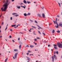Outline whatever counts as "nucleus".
<instances>
[{"instance_id": "nucleus-1", "label": "nucleus", "mask_w": 62, "mask_h": 62, "mask_svg": "<svg viewBox=\"0 0 62 62\" xmlns=\"http://www.w3.org/2000/svg\"><path fill=\"white\" fill-rule=\"evenodd\" d=\"M10 3V1L9 2V0H7L6 1V3H5L3 5V7H4H4L2 8H1V10H2V11H5L6 10H7V8L8 6V5H9V4Z\"/></svg>"}, {"instance_id": "nucleus-61", "label": "nucleus", "mask_w": 62, "mask_h": 62, "mask_svg": "<svg viewBox=\"0 0 62 62\" xmlns=\"http://www.w3.org/2000/svg\"><path fill=\"white\" fill-rule=\"evenodd\" d=\"M21 7H22V8H23V6H21Z\"/></svg>"}, {"instance_id": "nucleus-32", "label": "nucleus", "mask_w": 62, "mask_h": 62, "mask_svg": "<svg viewBox=\"0 0 62 62\" xmlns=\"http://www.w3.org/2000/svg\"><path fill=\"white\" fill-rule=\"evenodd\" d=\"M42 33L45 36V35H46L45 34L43 33V32Z\"/></svg>"}, {"instance_id": "nucleus-64", "label": "nucleus", "mask_w": 62, "mask_h": 62, "mask_svg": "<svg viewBox=\"0 0 62 62\" xmlns=\"http://www.w3.org/2000/svg\"><path fill=\"white\" fill-rule=\"evenodd\" d=\"M14 51H16V49H15L14 50Z\"/></svg>"}, {"instance_id": "nucleus-47", "label": "nucleus", "mask_w": 62, "mask_h": 62, "mask_svg": "<svg viewBox=\"0 0 62 62\" xmlns=\"http://www.w3.org/2000/svg\"><path fill=\"white\" fill-rule=\"evenodd\" d=\"M10 19L11 20H12V17H11Z\"/></svg>"}, {"instance_id": "nucleus-43", "label": "nucleus", "mask_w": 62, "mask_h": 62, "mask_svg": "<svg viewBox=\"0 0 62 62\" xmlns=\"http://www.w3.org/2000/svg\"><path fill=\"white\" fill-rule=\"evenodd\" d=\"M37 39H40V38H39L37 37Z\"/></svg>"}, {"instance_id": "nucleus-46", "label": "nucleus", "mask_w": 62, "mask_h": 62, "mask_svg": "<svg viewBox=\"0 0 62 62\" xmlns=\"http://www.w3.org/2000/svg\"><path fill=\"white\" fill-rule=\"evenodd\" d=\"M54 46H57V45H54Z\"/></svg>"}, {"instance_id": "nucleus-51", "label": "nucleus", "mask_w": 62, "mask_h": 62, "mask_svg": "<svg viewBox=\"0 0 62 62\" xmlns=\"http://www.w3.org/2000/svg\"><path fill=\"white\" fill-rule=\"evenodd\" d=\"M19 33H20V34H23V33L22 32H19Z\"/></svg>"}, {"instance_id": "nucleus-59", "label": "nucleus", "mask_w": 62, "mask_h": 62, "mask_svg": "<svg viewBox=\"0 0 62 62\" xmlns=\"http://www.w3.org/2000/svg\"><path fill=\"white\" fill-rule=\"evenodd\" d=\"M27 55H29V53H27Z\"/></svg>"}, {"instance_id": "nucleus-7", "label": "nucleus", "mask_w": 62, "mask_h": 62, "mask_svg": "<svg viewBox=\"0 0 62 62\" xmlns=\"http://www.w3.org/2000/svg\"><path fill=\"white\" fill-rule=\"evenodd\" d=\"M23 2L25 4H27V2H26V1L25 0H24Z\"/></svg>"}, {"instance_id": "nucleus-22", "label": "nucleus", "mask_w": 62, "mask_h": 62, "mask_svg": "<svg viewBox=\"0 0 62 62\" xmlns=\"http://www.w3.org/2000/svg\"><path fill=\"white\" fill-rule=\"evenodd\" d=\"M19 43H20V44L22 45V43L20 41H19Z\"/></svg>"}, {"instance_id": "nucleus-54", "label": "nucleus", "mask_w": 62, "mask_h": 62, "mask_svg": "<svg viewBox=\"0 0 62 62\" xmlns=\"http://www.w3.org/2000/svg\"><path fill=\"white\" fill-rule=\"evenodd\" d=\"M10 31H12V29H10Z\"/></svg>"}, {"instance_id": "nucleus-41", "label": "nucleus", "mask_w": 62, "mask_h": 62, "mask_svg": "<svg viewBox=\"0 0 62 62\" xmlns=\"http://www.w3.org/2000/svg\"><path fill=\"white\" fill-rule=\"evenodd\" d=\"M34 40H35V41H37V39H34Z\"/></svg>"}, {"instance_id": "nucleus-2", "label": "nucleus", "mask_w": 62, "mask_h": 62, "mask_svg": "<svg viewBox=\"0 0 62 62\" xmlns=\"http://www.w3.org/2000/svg\"><path fill=\"white\" fill-rule=\"evenodd\" d=\"M57 44L58 45L59 48H62V44L60 43H57Z\"/></svg>"}, {"instance_id": "nucleus-23", "label": "nucleus", "mask_w": 62, "mask_h": 62, "mask_svg": "<svg viewBox=\"0 0 62 62\" xmlns=\"http://www.w3.org/2000/svg\"><path fill=\"white\" fill-rule=\"evenodd\" d=\"M8 58H7L5 59V61L7 62V61L8 60Z\"/></svg>"}, {"instance_id": "nucleus-25", "label": "nucleus", "mask_w": 62, "mask_h": 62, "mask_svg": "<svg viewBox=\"0 0 62 62\" xmlns=\"http://www.w3.org/2000/svg\"><path fill=\"white\" fill-rule=\"evenodd\" d=\"M27 3H28V4H29L31 3V2L30 1H27Z\"/></svg>"}, {"instance_id": "nucleus-28", "label": "nucleus", "mask_w": 62, "mask_h": 62, "mask_svg": "<svg viewBox=\"0 0 62 62\" xmlns=\"http://www.w3.org/2000/svg\"><path fill=\"white\" fill-rule=\"evenodd\" d=\"M56 54H58V51L56 52Z\"/></svg>"}, {"instance_id": "nucleus-30", "label": "nucleus", "mask_w": 62, "mask_h": 62, "mask_svg": "<svg viewBox=\"0 0 62 62\" xmlns=\"http://www.w3.org/2000/svg\"><path fill=\"white\" fill-rule=\"evenodd\" d=\"M35 22L36 23H38V22H37V21L35 20Z\"/></svg>"}, {"instance_id": "nucleus-17", "label": "nucleus", "mask_w": 62, "mask_h": 62, "mask_svg": "<svg viewBox=\"0 0 62 62\" xmlns=\"http://www.w3.org/2000/svg\"><path fill=\"white\" fill-rule=\"evenodd\" d=\"M30 59L29 58H28L27 59V60H28L29 61H30Z\"/></svg>"}, {"instance_id": "nucleus-38", "label": "nucleus", "mask_w": 62, "mask_h": 62, "mask_svg": "<svg viewBox=\"0 0 62 62\" xmlns=\"http://www.w3.org/2000/svg\"><path fill=\"white\" fill-rule=\"evenodd\" d=\"M12 38V37H11V36H9V38Z\"/></svg>"}, {"instance_id": "nucleus-52", "label": "nucleus", "mask_w": 62, "mask_h": 62, "mask_svg": "<svg viewBox=\"0 0 62 62\" xmlns=\"http://www.w3.org/2000/svg\"><path fill=\"white\" fill-rule=\"evenodd\" d=\"M12 41H13V42H15V41L13 40H12Z\"/></svg>"}, {"instance_id": "nucleus-63", "label": "nucleus", "mask_w": 62, "mask_h": 62, "mask_svg": "<svg viewBox=\"0 0 62 62\" xmlns=\"http://www.w3.org/2000/svg\"><path fill=\"white\" fill-rule=\"evenodd\" d=\"M51 50L52 51H53V49H52Z\"/></svg>"}, {"instance_id": "nucleus-55", "label": "nucleus", "mask_w": 62, "mask_h": 62, "mask_svg": "<svg viewBox=\"0 0 62 62\" xmlns=\"http://www.w3.org/2000/svg\"><path fill=\"white\" fill-rule=\"evenodd\" d=\"M56 53V52H55H55H54V54H55Z\"/></svg>"}, {"instance_id": "nucleus-62", "label": "nucleus", "mask_w": 62, "mask_h": 62, "mask_svg": "<svg viewBox=\"0 0 62 62\" xmlns=\"http://www.w3.org/2000/svg\"><path fill=\"white\" fill-rule=\"evenodd\" d=\"M56 20H57V18H56Z\"/></svg>"}, {"instance_id": "nucleus-11", "label": "nucleus", "mask_w": 62, "mask_h": 62, "mask_svg": "<svg viewBox=\"0 0 62 62\" xmlns=\"http://www.w3.org/2000/svg\"><path fill=\"white\" fill-rule=\"evenodd\" d=\"M38 16L39 17H41V15H40V14H38Z\"/></svg>"}, {"instance_id": "nucleus-58", "label": "nucleus", "mask_w": 62, "mask_h": 62, "mask_svg": "<svg viewBox=\"0 0 62 62\" xmlns=\"http://www.w3.org/2000/svg\"><path fill=\"white\" fill-rule=\"evenodd\" d=\"M19 25L20 26V25H17L16 26L17 27H18V26H19Z\"/></svg>"}, {"instance_id": "nucleus-5", "label": "nucleus", "mask_w": 62, "mask_h": 62, "mask_svg": "<svg viewBox=\"0 0 62 62\" xmlns=\"http://www.w3.org/2000/svg\"><path fill=\"white\" fill-rule=\"evenodd\" d=\"M52 62H54V56H52Z\"/></svg>"}, {"instance_id": "nucleus-4", "label": "nucleus", "mask_w": 62, "mask_h": 62, "mask_svg": "<svg viewBox=\"0 0 62 62\" xmlns=\"http://www.w3.org/2000/svg\"><path fill=\"white\" fill-rule=\"evenodd\" d=\"M56 25H57V26H55V27H56V28H58V26H59V25H58V23H56Z\"/></svg>"}, {"instance_id": "nucleus-27", "label": "nucleus", "mask_w": 62, "mask_h": 62, "mask_svg": "<svg viewBox=\"0 0 62 62\" xmlns=\"http://www.w3.org/2000/svg\"><path fill=\"white\" fill-rule=\"evenodd\" d=\"M38 32L40 35H41V33H40V32L39 31H38Z\"/></svg>"}, {"instance_id": "nucleus-60", "label": "nucleus", "mask_w": 62, "mask_h": 62, "mask_svg": "<svg viewBox=\"0 0 62 62\" xmlns=\"http://www.w3.org/2000/svg\"><path fill=\"white\" fill-rule=\"evenodd\" d=\"M57 16L58 17H59V16H58V15Z\"/></svg>"}, {"instance_id": "nucleus-26", "label": "nucleus", "mask_w": 62, "mask_h": 62, "mask_svg": "<svg viewBox=\"0 0 62 62\" xmlns=\"http://www.w3.org/2000/svg\"><path fill=\"white\" fill-rule=\"evenodd\" d=\"M30 22H33V20H32L31 19H30Z\"/></svg>"}, {"instance_id": "nucleus-24", "label": "nucleus", "mask_w": 62, "mask_h": 62, "mask_svg": "<svg viewBox=\"0 0 62 62\" xmlns=\"http://www.w3.org/2000/svg\"><path fill=\"white\" fill-rule=\"evenodd\" d=\"M57 33H60V31H57Z\"/></svg>"}, {"instance_id": "nucleus-50", "label": "nucleus", "mask_w": 62, "mask_h": 62, "mask_svg": "<svg viewBox=\"0 0 62 62\" xmlns=\"http://www.w3.org/2000/svg\"><path fill=\"white\" fill-rule=\"evenodd\" d=\"M57 20H56V21H55V22H56V23H57Z\"/></svg>"}, {"instance_id": "nucleus-20", "label": "nucleus", "mask_w": 62, "mask_h": 62, "mask_svg": "<svg viewBox=\"0 0 62 62\" xmlns=\"http://www.w3.org/2000/svg\"><path fill=\"white\" fill-rule=\"evenodd\" d=\"M24 6H23V8H24L25 9V8H26V6H25V5H24Z\"/></svg>"}, {"instance_id": "nucleus-19", "label": "nucleus", "mask_w": 62, "mask_h": 62, "mask_svg": "<svg viewBox=\"0 0 62 62\" xmlns=\"http://www.w3.org/2000/svg\"><path fill=\"white\" fill-rule=\"evenodd\" d=\"M24 15L25 16H27V14L26 13H25L24 14Z\"/></svg>"}, {"instance_id": "nucleus-36", "label": "nucleus", "mask_w": 62, "mask_h": 62, "mask_svg": "<svg viewBox=\"0 0 62 62\" xmlns=\"http://www.w3.org/2000/svg\"><path fill=\"white\" fill-rule=\"evenodd\" d=\"M27 47H29V46L28 45H27L26 46Z\"/></svg>"}, {"instance_id": "nucleus-9", "label": "nucleus", "mask_w": 62, "mask_h": 62, "mask_svg": "<svg viewBox=\"0 0 62 62\" xmlns=\"http://www.w3.org/2000/svg\"><path fill=\"white\" fill-rule=\"evenodd\" d=\"M15 57L14 56H13V58L14 59V60L15 59V58H16V54H15Z\"/></svg>"}, {"instance_id": "nucleus-34", "label": "nucleus", "mask_w": 62, "mask_h": 62, "mask_svg": "<svg viewBox=\"0 0 62 62\" xmlns=\"http://www.w3.org/2000/svg\"><path fill=\"white\" fill-rule=\"evenodd\" d=\"M16 14V13H13L12 14V15H15Z\"/></svg>"}, {"instance_id": "nucleus-57", "label": "nucleus", "mask_w": 62, "mask_h": 62, "mask_svg": "<svg viewBox=\"0 0 62 62\" xmlns=\"http://www.w3.org/2000/svg\"><path fill=\"white\" fill-rule=\"evenodd\" d=\"M29 32H31V30H29Z\"/></svg>"}, {"instance_id": "nucleus-3", "label": "nucleus", "mask_w": 62, "mask_h": 62, "mask_svg": "<svg viewBox=\"0 0 62 62\" xmlns=\"http://www.w3.org/2000/svg\"><path fill=\"white\" fill-rule=\"evenodd\" d=\"M59 26H60L61 27H62V23L61 22L59 24Z\"/></svg>"}, {"instance_id": "nucleus-35", "label": "nucleus", "mask_w": 62, "mask_h": 62, "mask_svg": "<svg viewBox=\"0 0 62 62\" xmlns=\"http://www.w3.org/2000/svg\"><path fill=\"white\" fill-rule=\"evenodd\" d=\"M3 24H4V22H2V25H3Z\"/></svg>"}, {"instance_id": "nucleus-40", "label": "nucleus", "mask_w": 62, "mask_h": 62, "mask_svg": "<svg viewBox=\"0 0 62 62\" xmlns=\"http://www.w3.org/2000/svg\"><path fill=\"white\" fill-rule=\"evenodd\" d=\"M51 45H48V46L49 47H50V46Z\"/></svg>"}, {"instance_id": "nucleus-21", "label": "nucleus", "mask_w": 62, "mask_h": 62, "mask_svg": "<svg viewBox=\"0 0 62 62\" xmlns=\"http://www.w3.org/2000/svg\"><path fill=\"white\" fill-rule=\"evenodd\" d=\"M37 26L38 27H39V28H40V29H42V28H41V27H40L38 25H37Z\"/></svg>"}, {"instance_id": "nucleus-13", "label": "nucleus", "mask_w": 62, "mask_h": 62, "mask_svg": "<svg viewBox=\"0 0 62 62\" xmlns=\"http://www.w3.org/2000/svg\"><path fill=\"white\" fill-rule=\"evenodd\" d=\"M15 26H16V25H11V27H15Z\"/></svg>"}, {"instance_id": "nucleus-15", "label": "nucleus", "mask_w": 62, "mask_h": 62, "mask_svg": "<svg viewBox=\"0 0 62 62\" xmlns=\"http://www.w3.org/2000/svg\"><path fill=\"white\" fill-rule=\"evenodd\" d=\"M33 47H34V46L31 45L30 46V47H31V48H33Z\"/></svg>"}, {"instance_id": "nucleus-31", "label": "nucleus", "mask_w": 62, "mask_h": 62, "mask_svg": "<svg viewBox=\"0 0 62 62\" xmlns=\"http://www.w3.org/2000/svg\"><path fill=\"white\" fill-rule=\"evenodd\" d=\"M30 15V13H28V14H27V15Z\"/></svg>"}, {"instance_id": "nucleus-48", "label": "nucleus", "mask_w": 62, "mask_h": 62, "mask_svg": "<svg viewBox=\"0 0 62 62\" xmlns=\"http://www.w3.org/2000/svg\"><path fill=\"white\" fill-rule=\"evenodd\" d=\"M7 28H8V27H6V28L5 30V31H6V30H7Z\"/></svg>"}, {"instance_id": "nucleus-44", "label": "nucleus", "mask_w": 62, "mask_h": 62, "mask_svg": "<svg viewBox=\"0 0 62 62\" xmlns=\"http://www.w3.org/2000/svg\"><path fill=\"white\" fill-rule=\"evenodd\" d=\"M53 22H54V24H55V22L54 21H53Z\"/></svg>"}, {"instance_id": "nucleus-12", "label": "nucleus", "mask_w": 62, "mask_h": 62, "mask_svg": "<svg viewBox=\"0 0 62 62\" xmlns=\"http://www.w3.org/2000/svg\"><path fill=\"white\" fill-rule=\"evenodd\" d=\"M21 47H22V46L20 45L19 46V48L20 49H21Z\"/></svg>"}, {"instance_id": "nucleus-53", "label": "nucleus", "mask_w": 62, "mask_h": 62, "mask_svg": "<svg viewBox=\"0 0 62 62\" xmlns=\"http://www.w3.org/2000/svg\"><path fill=\"white\" fill-rule=\"evenodd\" d=\"M20 4V5H22V4H23V3H21V4Z\"/></svg>"}, {"instance_id": "nucleus-8", "label": "nucleus", "mask_w": 62, "mask_h": 62, "mask_svg": "<svg viewBox=\"0 0 62 62\" xmlns=\"http://www.w3.org/2000/svg\"><path fill=\"white\" fill-rule=\"evenodd\" d=\"M16 7H17V8H19V9H20V8H21V7H20V6H16Z\"/></svg>"}, {"instance_id": "nucleus-14", "label": "nucleus", "mask_w": 62, "mask_h": 62, "mask_svg": "<svg viewBox=\"0 0 62 62\" xmlns=\"http://www.w3.org/2000/svg\"><path fill=\"white\" fill-rule=\"evenodd\" d=\"M54 48L55 49H57V47L55 46H54Z\"/></svg>"}, {"instance_id": "nucleus-29", "label": "nucleus", "mask_w": 62, "mask_h": 62, "mask_svg": "<svg viewBox=\"0 0 62 62\" xmlns=\"http://www.w3.org/2000/svg\"><path fill=\"white\" fill-rule=\"evenodd\" d=\"M32 27H33V28H36V27H35L33 26H32Z\"/></svg>"}, {"instance_id": "nucleus-39", "label": "nucleus", "mask_w": 62, "mask_h": 62, "mask_svg": "<svg viewBox=\"0 0 62 62\" xmlns=\"http://www.w3.org/2000/svg\"><path fill=\"white\" fill-rule=\"evenodd\" d=\"M17 16H19V15H16V17H17Z\"/></svg>"}, {"instance_id": "nucleus-6", "label": "nucleus", "mask_w": 62, "mask_h": 62, "mask_svg": "<svg viewBox=\"0 0 62 62\" xmlns=\"http://www.w3.org/2000/svg\"><path fill=\"white\" fill-rule=\"evenodd\" d=\"M42 15L43 17L44 18H45V15H44V14H43Z\"/></svg>"}, {"instance_id": "nucleus-45", "label": "nucleus", "mask_w": 62, "mask_h": 62, "mask_svg": "<svg viewBox=\"0 0 62 62\" xmlns=\"http://www.w3.org/2000/svg\"><path fill=\"white\" fill-rule=\"evenodd\" d=\"M28 52H29V53H30V52H31V51H28Z\"/></svg>"}, {"instance_id": "nucleus-56", "label": "nucleus", "mask_w": 62, "mask_h": 62, "mask_svg": "<svg viewBox=\"0 0 62 62\" xmlns=\"http://www.w3.org/2000/svg\"><path fill=\"white\" fill-rule=\"evenodd\" d=\"M14 1V0H12L11 1H12V2H13Z\"/></svg>"}, {"instance_id": "nucleus-37", "label": "nucleus", "mask_w": 62, "mask_h": 62, "mask_svg": "<svg viewBox=\"0 0 62 62\" xmlns=\"http://www.w3.org/2000/svg\"><path fill=\"white\" fill-rule=\"evenodd\" d=\"M18 50L16 49V52H18Z\"/></svg>"}, {"instance_id": "nucleus-33", "label": "nucleus", "mask_w": 62, "mask_h": 62, "mask_svg": "<svg viewBox=\"0 0 62 62\" xmlns=\"http://www.w3.org/2000/svg\"><path fill=\"white\" fill-rule=\"evenodd\" d=\"M33 43H34V44H35V45H37V43H35V42H34Z\"/></svg>"}, {"instance_id": "nucleus-18", "label": "nucleus", "mask_w": 62, "mask_h": 62, "mask_svg": "<svg viewBox=\"0 0 62 62\" xmlns=\"http://www.w3.org/2000/svg\"><path fill=\"white\" fill-rule=\"evenodd\" d=\"M55 32V31H54V30H53L52 31V33H53V34H54V33Z\"/></svg>"}, {"instance_id": "nucleus-49", "label": "nucleus", "mask_w": 62, "mask_h": 62, "mask_svg": "<svg viewBox=\"0 0 62 62\" xmlns=\"http://www.w3.org/2000/svg\"><path fill=\"white\" fill-rule=\"evenodd\" d=\"M42 8V9H44V7H43V8Z\"/></svg>"}, {"instance_id": "nucleus-16", "label": "nucleus", "mask_w": 62, "mask_h": 62, "mask_svg": "<svg viewBox=\"0 0 62 62\" xmlns=\"http://www.w3.org/2000/svg\"><path fill=\"white\" fill-rule=\"evenodd\" d=\"M54 58H55V59H56V56H55V55H54Z\"/></svg>"}, {"instance_id": "nucleus-42", "label": "nucleus", "mask_w": 62, "mask_h": 62, "mask_svg": "<svg viewBox=\"0 0 62 62\" xmlns=\"http://www.w3.org/2000/svg\"><path fill=\"white\" fill-rule=\"evenodd\" d=\"M20 38H19L18 39V40H20Z\"/></svg>"}, {"instance_id": "nucleus-10", "label": "nucleus", "mask_w": 62, "mask_h": 62, "mask_svg": "<svg viewBox=\"0 0 62 62\" xmlns=\"http://www.w3.org/2000/svg\"><path fill=\"white\" fill-rule=\"evenodd\" d=\"M18 53L17 52L16 53V58L17 57V55H18Z\"/></svg>"}]
</instances>
